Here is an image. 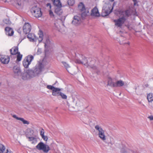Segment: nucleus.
I'll return each instance as SVG.
<instances>
[{
	"mask_svg": "<svg viewBox=\"0 0 153 153\" xmlns=\"http://www.w3.org/2000/svg\"><path fill=\"white\" fill-rule=\"evenodd\" d=\"M44 68V66L42 62H38L36 65L34 71L31 70H26L22 74V78L24 80H27L33 77L34 74H38L42 71Z\"/></svg>",
	"mask_w": 153,
	"mask_h": 153,
	"instance_id": "1",
	"label": "nucleus"
},
{
	"mask_svg": "<svg viewBox=\"0 0 153 153\" xmlns=\"http://www.w3.org/2000/svg\"><path fill=\"white\" fill-rule=\"evenodd\" d=\"M131 13L130 10H127L120 13L121 15L123 16L118 19L114 20L115 25L118 27H121L126 21V17L129 16Z\"/></svg>",
	"mask_w": 153,
	"mask_h": 153,
	"instance_id": "2",
	"label": "nucleus"
},
{
	"mask_svg": "<svg viewBox=\"0 0 153 153\" xmlns=\"http://www.w3.org/2000/svg\"><path fill=\"white\" fill-rule=\"evenodd\" d=\"M39 35L38 38V40L39 42H41L42 40L45 44V46L46 51L49 48H51L53 44L49 40L48 36H44L42 32L40 31L38 33Z\"/></svg>",
	"mask_w": 153,
	"mask_h": 153,
	"instance_id": "3",
	"label": "nucleus"
},
{
	"mask_svg": "<svg viewBox=\"0 0 153 153\" xmlns=\"http://www.w3.org/2000/svg\"><path fill=\"white\" fill-rule=\"evenodd\" d=\"M108 85L111 87H117L127 85V84L121 80H119L114 82H112L111 78H109L108 81Z\"/></svg>",
	"mask_w": 153,
	"mask_h": 153,
	"instance_id": "4",
	"label": "nucleus"
},
{
	"mask_svg": "<svg viewBox=\"0 0 153 153\" xmlns=\"http://www.w3.org/2000/svg\"><path fill=\"white\" fill-rule=\"evenodd\" d=\"M113 9L111 4L109 3H105L102 7V16H106L111 13Z\"/></svg>",
	"mask_w": 153,
	"mask_h": 153,
	"instance_id": "5",
	"label": "nucleus"
},
{
	"mask_svg": "<svg viewBox=\"0 0 153 153\" xmlns=\"http://www.w3.org/2000/svg\"><path fill=\"white\" fill-rule=\"evenodd\" d=\"M37 149L39 150H42L45 153H47L50 150L49 146L44 143L41 142L36 146Z\"/></svg>",
	"mask_w": 153,
	"mask_h": 153,
	"instance_id": "6",
	"label": "nucleus"
},
{
	"mask_svg": "<svg viewBox=\"0 0 153 153\" xmlns=\"http://www.w3.org/2000/svg\"><path fill=\"white\" fill-rule=\"evenodd\" d=\"M82 58L83 59L82 61H81L79 59H76L75 61V62L78 64H83L87 66H90L91 68L93 69H95L96 68V67L94 66L93 65H91V64L90 63L89 64L88 63L87 58L83 56H82Z\"/></svg>",
	"mask_w": 153,
	"mask_h": 153,
	"instance_id": "7",
	"label": "nucleus"
},
{
	"mask_svg": "<svg viewBox=\"0 0 153 153\" xmlns=\"http://www.w3.org/2000/svg\"><path fill=\"white\" fill-rule=\"evenodd\" d=\"M33 59V56L31 55L27 56L23 61V65L24 67L26 68H28Z\"/></svg>",
	"mask_w": 153,
	"mask_h": 153,
	"instance_id": "8",
	"label": "nucleus"
},
{
	"mask_svg": "<svg viewBox=\"0 0 153 153\" xmlns=\"http://www.w3.org/2000/svg\"><path fill=\"white\" fill-rule=\"evenodd\" d=\"M31 12L36 17L39 18L42 16L41 9L37 7H33L31 10Z\"/></svg>",
	"mask_w": 153,
	"mask_h": 153,
	"instance_id": "9",
	"label": "nucleus"
},
{
	"mask_svg": "<svg viewBox=\"0 0 153 153\" xmlns=\"http://www.w3.org/2000/svg\"><path fill=\"white\" fill-rule=\"evenodd\" d=\"M47 88L48 89L52 90V94L53 96H59L61 92L60 88H55L52 85H48Z\"/></svg>",
	"mask_w": 153,
	"mask_h": 153,
	"instance_id": "10",
	"label": "nucleus"
},
{
	"mask_svg": "<svg viewBox=\"0 0 153 153\" xmlns=\"http://www.w3.org/2000/svg\"><path fill=\"white\" fill-rule=\"evenodd\" d=\"M31 26L28 23H25L23 27L24 32L26 34L29 33L31 30Z\"/></svg>",
	"mask_w": 153,
	"mask_h": 153,
	"instance_id": "11",
	"label": "nucleus"
},
{
	"mask_svg": "<svg viewBox=\"0 0 153 153\" xmlns=\"http://www.w3.org/2000/svg\"><path fill=\"white\" fill-rule=\"evenodd\" d=\"M81 22L80 17L79 16H75L74 17L72 23L75 25H77L80 23Z\"/></svg>",
	"mask_w": 153,
	"mask_h": 153,
	"instance_id": "12",
	"label": "nucleus"
},
{
	"mask_svg": "<svg viewBox=\"0 0 153 153\" xmlns=\"http://www.w3.org/2000/svg\"><path fill=\"white\" fill-rule=\"evenodd\" d=\"M91 15L92 16L99 17L100 16V13L97 7H95L91 10Z\"/></svg>",
	"mask_w": 153,
	"mask_h": 153,
	"instance_id": "13",
	"label": "nucleus"
},
{
	"mask_svg": "<svg viewBox=\"0 0 153 153\" xmlns=\"http://www.w3.org/2000/svg\"><path fill=\"white\" fill-rule=\"evenodd\" d=\"M1 63L4 64H7L10 61V58L7 56H2L0 59Z\"/></svg>",
	"mask_w": 153,
	"mask_h": 153,
	"instance_id": "14",
	"label": "nucleus"
},
{
	"mask_svg": "<svg viewBox=\"0 0 153 153\" xmlns=\"http://www.w3.org/2000/svg\"><path fill=\"white\" fill-rule=\"evenodd\" d=\"M27 37L30 42H34L37 40V38L36 36L33 33L28 34L27 35Z\"/></svg>",
	"mask_w": 153,
	"mask_h": 153,
	"instance_id": "15",
	"label": "nucleus"
},
{
	"mask_svg": "<svg viewBox=\"0 0 153 153\" xmlns=\"http://www.w3.org/2000/svg\"><path fill=\"white\" fill-rule=\"evenodd\" d=\"M5 30L6 32V34L7 35L12 36L13 34L14 31L10 27H6L5 29Z\"/></svg>",
	"mask_w": 153,
	"mask_h": 153,
	"instance_id": "16",
	"label": "nucleus"
},
{
	"mask_svg": "<svg viewBox=\"0 0 153 153\" xmlns=\"http://www.w3.org/2000/svg\"><path fill=\"white\" fill-rule=\"evenodd\" d=\"M12 117H13L16 119V120H19L21 121L24 124L28 125L29 124V122L28 121L26 120H25L24 118H22L19 117L15 115H13Z\"/></svg>",
	"mask_w": 153,
	"mask_h": 153,
	"instance_id": "17",
	"label": "nucleus"
},
{
	"mask_svg": "<svg viewBox=\"0 0 153 153\" xmlns=\"http://www.w3.org/2000/svg\"><path fill=\"white\" fill-rule=\"evenodd\" d=\"M95 127L96 131L98 132V134H104L105 133V130L100 126L96 125Z\"/></svg>",
	"mask_w": 153,
	"mask_h": 153,
	"instance_id": "18",
	"label": "nucleus"
},
{
	"mask_svg": "<svg viewBox=\"0 0 153 153\" xmlns=\"http://www.w3.org/2000/svg\"><path fill=\"white\" fill-rule=\"evenodd\" d=\"M62 7V6L59 7H55L54 13L58 15H61L62 13V10L61 8Z\"/></svg>",
	"mask_w": 153,
	"mask_h": 153,
	"instance_id": "19",
	"label": "nucleus"
},
{
	"mask_svg": "<svg viewBox=\"0 0 153 153\" xmlns=\"http://www.w3.org/2000/svg\"><path fill=\"white\" fill-rule=\"evenodd\" d=\"M73 102L74 104L78 107L81 106L83 105V104L80 101L77 99H74L73 98Z\"/></svg>",
	"mask_w": 153,
	"mask_h": 153,
	"instance_id": "20",
	"label": "nucleus"
},
{
	"mask_svg": "<svg viewBox=\"0 0 153 153\" xmlns=\"http://www.w3.org/2000/svg\"><path fill=\"white\" fill-rule=\"evenodd\" d=\"M14 73L17 75H19L21 73V71L19 68L17 66H14L13 69Z\"/></svg>",
	"mask_w": 153,
	"mask_h": 153,
	"instance_id": "21",
	"label": "nucleus"
},
{
	"mask_svg": "<svg viewBox=\"0 0 153 153\" xmlns=\"http://www.w3.org/2000/svg\"><path fill=\"white\" fill-rule=\"evenodd\" d=\"M55 7H59L62 6V3L60 0H51Z\"/></svg>",
	"mask_w": 153,
	"mask_h": 153,
	"instance_id": "22",
	"label": "nucleus"
},
{
	"mask_svg": "<svg viewBox=\"0 0 153 153\" xmlns=\"http://www.w3.org/2000/svg\"><path fill=\"white\" fill-rule=\"evenodd\" d=\"M18 47H16L13 48L10 50V53L12 55H16L19 52H18Z\"/></svg>",
	"mask_w": 153,
	"mask_h": 153,
	"instance_id": "23",
	"label": "nucleus"
},
{
	"mask_svg": "<svg viewBox=\"0 0 153 153\" xmlns=\"http://www.w3.org/2000/svg\"><path fill=\"white\" fill-rule=\"evenodd\" d=\"M78 8L79 10L81 12L85 10V8L84 4L82 2L80 3L78 5Z\"/></svg>",
	"mask_w": 153,
	"mask_h": 153,
	"instance_id": "24",
	"label": "nucleus"
},
{
	"mask_svg": "<svg viewBox=\"0 0 153 153\" xmlns=\"http://www.w3.org/2000/svg\"><path fill=\"white\" fill-rule=\"evenodd\" d=\"M121 153H135L134 151L131 150H126L125 147H123L121 150Z\"/></svg>",
	"mask_w": 153,
	"mask_h": 153,
	"instance_id": "25",
	"label": "nucleus"
},
{
	"mask_svg": "<svg viewBox=\"0 0 153 153\" xmlns=\"http://www.w3.org/2000/svg\"><path fill=\"white\" fill-rule=\"evenodd\" d=\"M147 98L149 102H152L153 101V94L150 93L148 94Z\"/></svg>",
	"mask_w": 153,
	"mask_h": 153,
	"instance_id": "26",
	"label": "nucleus"
},
{
	"mask_svg": "<svg viewBox=\"0 0 153 153\" xmlns=\"http://www.w3.org/2000/svg\"><path fill=\"white\" fill-rule=\"evenodd\" d=\"M27 135L26 137L28 138L29 140L32 143H33L36 141V139L32 137H28V134H26Z\"/></svg>",
	"mask_w": 153,
	"mask_h": 153,
	"instance_id": "27",
	"label": "nucleus"
},
{
	"mask_svg": "<svg viewBox=\"0 0 153 153\" xmlns=\"http://www.w3.org/2000/svg\"><path fill=\"white\" fill-rule=\"evenodd\" d=\"M26 133L27 134H33L34 133L33 130L30 128H27L26 130Z\"/></svg>",
	"mask_w": 153,
	"mask_h": 153,
	"instance_id": "28",
	"label": "nucleus"
},
{
	"mask_svg": "<svg viewBox=\"0 0 153 153\" xmlns=\"http://www.w3.org/2000/svg\"><path fill=\"white\" fill-rule=\"evenodd\" d=\"M22 55L21 54L20 52L18 53L17 55L16 61L18 62L20 61L22 58Z\"/></svg>",
	"mask_w": 153,
	"mask_h": 153,
	"instance_id": "29",
	"label": "nucleus"
},
{
	"mask_svg": "<svg viewBox=\"0 0 153 153\" xmlns=\"http://www.w3.org/2000/svg\"><path fill=\"white\" fill-rule=\"evenodd\" d=\"M5 149L4 146L2 144H0V153H4Z\"/></svg>",
	"mask_w": 153,
	"mask_h": 153,
	"instance_id": "30",
	"label": "nucleus"
},
{
	"mask_svg": "<svg viewBox=\"0 0 153 153\" xmlns=\"http://www.w3.org/2000/svg\"><path fill=\"white\" fill-rule=\"evenodd\" d=\"M81 14V16L82 18H85L87 15V14L88 13V11H84L82 12Z\"/></svg>",
	"mask_w": 153,
	"mask_h": 153,
	"instance_id": "31",
	"label": "nucleus"
},
{
	"mask_svg": "<svg viewBox=\"0 0 153 153\" xmlns=\"http://www.w3.org/2000/svg\"><path fill=\"white\" fill-rule=\"evenodd\" d=\"M62 63L64 65V67L67 69V70L69 72V71L68 70V68L70 67V65L67 63L65 62H62Z\"/></svg>",
	"mask_w": 153,
	"mask_h": 153,
	"instance_id": "32",
	"label": "nucleus"
},
{
	"mask_svg": "<svg viewBox=\"0 0 153 153\" xmlns=\"http://www.w3.org/2000/svg\"><path fill=\"white\" fill-rule=\"evenodd\" d=\"M4 23L7 25H10L11 24V22L9 19H7L3 20Z\"/></svg>",
	"mask_w": 153,
	"mask_h": 153,
	"instance_id": "33",
	"label": "nucleus"
},
{
	"mask_svg": "<svg viewBox=\"0 0 153 153\" xmlns=\"http://www.w3.org/2000/svg\"><path fill=\"white\" fill-rule=\"evenodd\" d=\"M68 4L69 5L72 6L74 4V0H68Z\"/></svg>",
	"mask_w": 153,
	"mask_h": 153,
	"instance_id": "34",
	"label": "nucleus"
},
{
	"mask_svg": "<svg viewBox=\"0 0 153 153\" xmlns=\"http://www.w3.org/2000/svg\"><path fill=\"white\" fill-rule=\"evenodd\" d=\"M99 137L103 140L105 141L106 139V137L105 134H98Z\"/></svg>",
	"mask_w": 153,
	"mask_h": 153,
	"instance_id": "35",
	"label": "nucleus"
},
{
	"mask_svg": "<svg viewBox=\"0 0 153 153\" xmlns=\"http://www.w3.org/2000/svg\"><path fill=\"white\" fill-rule=\"evenodd\" d=\"M59 95L63 99H66L67 98V96L62 92L60 93Z\"/></svg>",
	"mask_w": 153,
	"mask_h": 153,
	"instance_id": "36",
	"label": "nucleus"
},
{
	"mask_svg": "<svg viewBox=\"0 0 153 153\" xmlns=\"http://www.w3.org/2000/svg\"><path fill=\"white\" fill-rule=\"evenodd\" d=\"M42 138L43 139V140L45 141H47L48 140V138L47 136H45V134H41Z\"/></svg>",
	"mask_w": 153,
	"mask_h": 153,
	"instance_id": "37",
	"label": "nucleus"
},
{
	"mask_svg": "<svg viewBox=\"0 0 153 153\" xmlns=\"http://www.w3.org/2000/svg\"><path fill=\"white\" fill-rule=\"evenodd\" d=\"M49 13L50 16L51 17H54V15L53 11L51 9L49 10Z\"/></svg>",
	"mask_w": 153,
	"mask_h": 153,
	"instance_id": "38",
	"label": "nucleus"
},
{
	"mask_svg": "<svg viewBox=\"0 0 153 153\" xmlns=\"http://www.w3.org/2000/svg\"><path fill=\"white\" fill-rule=\"evenodd\" d=\"M120 43L121 44H127L128 45H129V43L127 41L126 42L124 41L123 42H120Z\"/></svg>",
	"mask_w": 153,
	"mask_h": 153,
	"instance_id": "39",
	"label": "nucleus"
},
{
	"mask_svg": "<svg viewBox=\"0 0 153 153\" xmlns=\"http://www.w3.org/2000/svg\"><path fill=\"white\" fill-rule=\"evenodd\" d=\"M46 6H47V7L48 8L49 10H50V9H51V4H50L49 3H47L46 4Z\"/></svg>",
	"mask_w": 153,
	"mask_h": 153,
	"instance_id": "40",
	"label": "nucleus"
},
{
	"mask_svg": "<svg viewBox=\"0 0 153 153\" xmlns=\"http://www.w3.org/2000/svg\"><path fill=\"white\" fill-rule=\"evenodd\" d=\"M40 134H44L45 131L42 128H41L40 129Z\"/></svg>",
	"mask_w": 153,
	"mask_h": 153,
	"instance_id": "41",
	"label": "nucleus"
},
{
	"mask_svg": "<svg viewBox=\"0 0 153 153\" xmlns=\"http://www.w3.org/2000/svg\"><path fill=\"white\" fill-rule=\"evenodd\" d=\"M4 153H13V152L10 150L7 149L6 150V152H4Z\"/></svg>",
	"mask_w": 153,
	"mask_h": 153,
	"instance_id": "42",
	"label": "nucleus"
},
{
	"mask_svg": "<svg viewBox=\"0 0 153 153\" xmlns=\"http://www.w3.org/2000/svg\"><path fill=\"white\" fill-rule=\"evenodd\" d=\"M41 53V49L39 48L38 49V51L37 53L38 54H40Z\"/></svg>",
	"mask_w": 153,
	"mask_h": 153,
	"instance_id": "43",
	"label": "nucleus"
},
{
	"mask_svg": "<svg viewBox=\"0 0 153 153\" xmlns=\"http://www.w3.org/2000/svg\"><path fill=\"white\" fill-rule=\"evenodd\" d=\"M148 118L150 120H153V116L152 115L149 116Z\"/></svg>",
	"mask_w": 153,
	"mask_h": 153,
	"instance_id": "44",
	"label": "nucleus"
},
{
	"mask_svg": "<svg viewBox=\"0 0 153 153\" xmlns=\"http://www.w3.org/2000/svg\"><path fill=\"white\" fill-rule=\"evenodd\" d=\"M134 2V5H135L137 3V0H132Z\"/></svg>",
	"mask_w": 153,
	"mask_h": 153,
	"instance_id": "45",
	"label": "nucleus"
},
{
	"mask_svg": "<svg viewBox=\"0 0 153 153\" xmlns=\"http://www.w3.org/2000/svg\"><path fill=\"white\" fill-rule=\"evenodd\" d=\"M17 4L19 6V5H21V3H20L19 2H18L17 3Z\"/></svg>",
	"mask_w": 153,
	"mask_h": 153,
	"instance_id": "46",
	"label": "nucleus"
},
{
	"mask_svg": "<svg viewBox=\"0 0 153 153\" xmlns=\"http://www.w3.org/2000/svg\"><path fill=\"white\" fill-rule=\"evenodd\" d=\"M110 1H111V2H113V1L114 0H109Z\"/></svg>",
	"mask_w": 153,
	"mask_h": 153,
	"instance_id": "47",
	"label": "nucleus"
},
{
	"mask_svg": "<svg viewBox=\"0 0 153 153\" xmlns=\"http://www.w3.org/2000/svg\"><path fill=\"white\" fill-rule=\"evenodd\" d=\"M1 85V83H0V85Z\"/></svg>",
	"mask_w": 153,
	"mask_h": 153,
	"instance_id": "48",
	"label": "nucleus"
}]
</instances>
